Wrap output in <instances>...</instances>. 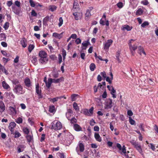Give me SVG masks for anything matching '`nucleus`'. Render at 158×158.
<instances>
[{"instance_id": "34", "label": "nucleus", "mask_w": 158, "mask_h": 158, "mask_svg": "<svg viewBox=\"0 0 158 158\" xmlns=\"http://www.w3.org/2000/svg\"><path fill=\"white\" fill-rule=\"evenodd\" d=\"M95 68V65L94 63H91L89 66L90 69L91 71H94V70Z\"/></svg>"}, {"instance_id": "37", "label": "nucleus", "mask_w": 158, "mask_h": 158, "mask_svg": "<svg viewBox=\"0 0 158 158\" xmlns=\"http://www.w3.org/2000/svg\"><path fill=\"white\" fill-rule=\"evenodd\" d=\"M83 113L85 115L87 116H90L89 113V112L88 110L87 109H84L82 110Z\"/></svg>"}, {"instance_id": "8", "label": "nucleus", "mask_w": 158, "mask_h": 158, "mask_svg": "<svg viewBox=\"0 0 158 158\" xmlns=\"http://www.w3.org/2000/svg\"><path fill=\"white\" fill-rule=\"evenodd\" d=\"M112 101L110 99L107 100L105 104V108L106 109L111 108L112 106Z\"/></svg>"}, {"instance_id": "45", "label": "nucleus", "mask_w": 158, "mask_h": 158, "mask_svg": "<svg viewBox=\"0 0 158 158\" xmlns=\"http://www.w3.org/2000/svg\"><path fill=\"white\" fill-rule=\"evenodd\" d=\"M57 156L60 158H65L64 155L63 153L58 152L57 153Z\"/></svg>"}, {"instance_id": "29", "label": "nucleus", "mask_w": 158, "mask_h": 158, "mask_svg": "<svg viewBox=\"0 0 158 158\" xmlns=\"http://www.w3.org/2000/svg\"><path fill=\"white\" fill-rule=\"evenodd\" d=\"M73 107L75 110L77 111H78L79 110V106L77 105V104L76 102L73 103Z\"/></svg>"}, {"instance_id": "15", "label": "nucleus", "mask_w": 158, "mask_h": 158, "mask_svg": "<svg viewBox=\"0 0 158 158\" xmlns=\"http://www.w3.org/2000/svg\"><path fill=\"white\" fill-rule=\"evenodd\" d=\"M144 9L145 8L143 7H142V8L138 9L136 12V15L137 16H139L142 15Z\"/></svg>"}, {"instance_id": "60", "label": "nucleus", "mask_w": 158, "mask_h": 158, "mask_svg": "<svg viewBox=\"0 0 158 158\" xmlns=\"http://www.w3.org/2000/svg\"><path fill=\"white\" fill-rule=\"evenodd\" d=\"M12 81V83L15 85H16L19 83V81L17 79H14Z\"/></svg>"}, {"instance_id": "20", "label": "nucleus", "mask_w": 158, "mask_h": 158, "mask_svg": "<svg viewBox=\"0 0 158 158\" xmlns=\"http://www.w3.org/2000/svg\"><path fill=\"white\" fill-rule=\"evenodd\" d=\"M5 110V106L2 101H0V112L2 113Z\"/></svg>"}, {"instance_id": "49", "label": "nucleus", "mask_w": 158, "mask_h": 158, "mask_svg": "<svg viewBox=\"0 0 158 158\" xmlns=\"http://www.w3.org/2000/svg\"><path fill=\"white\" fill-rule=\"evenodd\" d=\"M78 145L79 146V148H84V145L81 141L79 142Z\"/></svg>"}, {"instance_id": "44", "label": "nucleus", "mask_w": 158, "mask_h": 158, "mask_svg": "<svg viewBox=\"0 0 158 158\" xmlns=\"http://www.w3.org/2000/svg\"><path fill=\"white\" fill-rule=\"evenodd\" d=\"M6 38L5 35L4 33H1L0 34V40H3Z\"/></svg>"}, {"instance_id": "55", "label": "nucleus", "mask_w": 158, "mask_h": 158, "mask_svg": "<svg viewBox=\"0 0 158 158\" xmlns=\"http://www.w3.org/2000/svg\"><path fill=\"white\" fill-rule=\"evenodd\" d=\"M73 114H70L67 113H66V117L69 120H70V118L73 116Z\"/></svg>"}, {"instance_id": "30", "label": "nucleus", "mask_w": 158, "mask_h": 158, "mask_svg": "<svg viewBox=\"0 0 158 158\" xmlns=\"http://www.w3.org/2000/svg\"><path fill=\"white\" fill-rule=\"evenodd\" d=\"M49 111L50 113H54L55 112V106L52 105L50 106L49 108Z\"/></svg>"}, {"instance_id": "24", "label": "nucleus", "mask_w": 158, "mask_h": 158, "mask_svg": "<svg viewBox=\"0 0 158 158\" xmlns=\"http://www.w3.org/2000/svg\"><path fill=\"white\" fill-rule=\"evenodd\" d=\"M94 137L97 141L100 142L102 141V138L98 133H95L94 134Z\"/></svg>"}, {"instance_id": "7", "label": "nucleus", "mask_w": 158, "mask_h": 158, "mask_svg": "<svg viewBox=\"0 0 158 158\" xmlns=\"http://www.w3.org/2000/svg\"><path fill=\"white\" fill-rule=\"evenodd\" d=\"M16 126V123L14 122H10L9 124L8 128L10 131L11 134H14L15 128Z\"/></svg>"}, {"instance_id": "23", "label": "nucleus", "mask_w": 158, "mask_h": 158, "mask_svg": "<svg viewBox=\"0 0 158 158\" xmlns=\"http://www.w3.org/2000/svg\"><path fill=\"white\" fill-rule=\"evenodd\" d=\"M89 43V42L88 40L83 42L82 44V47H83L82 48V49H86Z\"/></svg>"}, {"instance_id": "14", "label": "nucleus", "mask_w": 158, "mask_h": 158, "mask_svg": "<svg viewBox=\"0 0 158 158\" xmlns=\"http://www.w3.org/2000/svg\"><path fill=\"white\" fill-rule=\"evenodd\" d=\"M12 9L13 12L16 14L19 15L20 11V9L16 7L15 6H13Z\"/></svg>"}, {"instance_id": "4", "label": "nucleus", "mask_w": 158, "mask_h": 158, "mask_svg": "<svg viewBox=\"0 0 158 158\" xmlns=\"http://www.w3.org/2000/svg\"><path fill=\"white\" fill-rule=\"evenodd\" d=\"M52 129L55 130H58L61 129L62 127V123L59 121H54L51 124Z\"/></svg>"}, {"instance_id": "2", "label": "nucleus", "mask_w": 158, "mask_h": 158, "mask_svg": "<svg viewBox=\"0 0 158 158\" xmlns=\"http://www.w3.org/2000/svg\"><path fill=\"white\" fill-rule=\"evenodd\" d=\"M14 92L18 95L23 94L25 91L23 89V87L20 84L16 85L13 89Z\"/></svg>"}, {"instance_id": "19", "label": "nucleus", "mask_w": 158, "mask_h": 158, "mask_svg": "<svg viewBox=\"0 0 158 158\" xmlns=\"http://www.w3.org/2000/svg\"><path fill=\"white\" fill-rule=\"evenodd\" d=\"M63 33V32H62L60 34H58L57 33L54 32L53 33L52 36L56 38L60 39L62 37Z\"/></svg>"}, {"instance_id": "54", "label": "nucleus", "mask_w": 158, "mask_h": 158, "mask_svg": "<svg viewBox=\"0 0 158 158\" xmlns=\"http://www.w3.org/2000/svg\"><path fill=\"white\" fill-rule=\"evenodd\" d=\"M117 6L119 8H121L123 6V5L122 2H120L117 4Z\"/></svg>"}, {"instance_id": "58", "label": "nucleus", "mask_w": 158, "mask_h": 158, "mask_svg": "<svg viewBox=\"0 0 158 158\" xmlns=\"http://www.w3.org/2000/svg\"><path fill=\"white\" fill-rule=\"evenodd\" d=\"M113 79H111V78H109V77H107L106 78V80L108 82L109 84L112 83V80Z\"/></svg>"}, {"instance_id": "32", "label": "nucleus", "mask_w": 158, "mask_h": 158, "mask_svg": "<svg viewBox=\"0 0 158 158\" xmlns=\"http://www.w3.org/2000/svg\"><path fill=\"white\" fill-rule=\"evenodd\" d=\"M31 61L32 63L35 65H36L37 64V59L35 56H33L32 57Z\"/></svg>"}, {"instance_id": "6", "label": "nucleus", "mask_w": 158, "mask_h": 158, "mask_svg": "<svg viewBox=\"0 0 158 158\" xmlns=\"http://www.w3.org/2000/svg\"><path fill=\"white\" fill-rule=\"evenodd\" d=\"M133 40L132 39H131L129 43V48L130 50L131 51V53L133 55H134V53L133 52V51H135L137 48V45H136L135 44L133 46L131 44V41H133Z\"/></svg>"}, {"instance_id": "33", "label": "nucleus", "mask_w": 158, "mask_h": 158, "mask_svg": "<svg viewBox=\"0 0 158 158\" xmlns=\"http://www.w3.org/2000/svg\"><path fill=\"white\" fill-rule=\"evenodd\" d=\"M35 46L33 44H30L28 47V51L30 53L32 50L34 49Z\"/></svg>"}, {"instance_id": "51", "label": "nucleus", "mask_w": 158, "mask_h": 158, "mask_svg": "<svg viewBox=\"0 0 158 158\" xmlns=\"http://www.w3.org/2000/svg\"><path fill=\"white\" fill-rule=\"evenodd\" d=\"M77 96V94H72L71 96V98L72 101H75L76 100L75 97H76Z\"/></svg>"}, {"instance_id": "27", "label": "nucleus", "mask_w": 158, "mask_h": 158, "mask_svg": "<svg viewBox=\"0 0 158 158\" xmlns=\"http://www.w3.org/2000/svg\"><path fill=\"white\" fill-rule=\"evenodd\" d=\"M56 9L57 6L54 5H50L48 7L49 10L52 12L54 11Z\"/></svg>"}, {"instance_id": "11", "label": "nucleus", "mask_w": 158, "mask_h": 158, "mask_svg": "<svg viewBox=\"0 0 158 158\" xmlns=\"http://www.w3.org/2000/svg\"><path fill=\"white\" fill-rule=\"evenodd\" d=\"M9 112L10 114L12 116H15L17 114V111L15 108L12 106L9 107Z\"/></svg>"}, {"instance_id": "56", "label": "nucleus", "mask_w": 158, "mask_h": 158, "mask_svg": "<svg viewBox=\"0 0 158 158\" xmlns=\"http://www.w3.org/2000/svg\"><path fill=\"white\" fill-rule=\"evenodd\" d=\"M50 58L53 60H55L57 59V57L54 55H51L50 56Z\"/></svg>"}, {"instance_id": "28", "label": "nucleus", "mask_w": 158, "mask_h": 158, "mask_svg": "<svg viewBox=\"0 0 158 158\" xmlns=\"http://www.w3.org/2000/svg\"><path fill=\"white\" fill-rule=\"evenodd\" d=\"M61 98V97H56V98H49L50 101L52 102L53 103H54L55 102L58 101V99H60Z\"/></svg>"}, {"instance_id": "38", "label": "nucleus", "mask_w": 158, "mask_h": 158, "mask_svg": "<svg viewBox=\"0 0 158 158\" xmlns=\"http://www.w3.org/2000/svg\"><path fill=\"white\" fill-rule=\"evenodd\" d=\"M15 122L18 124L21 123L23 122V119L21 117H19L16 119Z\"/></svg>"}, {"instance_id": "57", "label": "nucleus", "mask_w": 158, "mask_h": 158, "mask_svg": "<svg viewBox=\"0 0 158 158\" xmlns=\"http://www.w3.org/2000/svg\"><path fill=\"white\" fill-rule=\"evenodd\" d=\"M31 15L33 16H37V13L34 10H32L31 12Z\"/></svg>"}, {"instance_id": "59", "label": "nucleus", "mask_w": 158, "mask_h": 158, "mask_svg": "<svg viewBox=\"0 0 158 158\" xmlns=\"http://www.w3.org/2000/svg\"><path fill=\"white\" fill-rule=\"evenodd\" d=\"M141 3L144 5H147L148 4V1L147 0H144L141 2Z\"/></svg>"}, {"instance_id": "61", "label": "nucleus", "mask_w": 158, "mask_h": 158, "mask_svg": "<svg viewBox=\"0 0 158 158\" xmlns=\"http://www.w3.org/2000/svg\"><path fill=\"white\" fill-rule=\"evenodd\" d=\"M107 96V94L106 91H105L103 94L102 95V98H106Z\"/></svg>"}, {"instance_id": "46", "label": "nucleus", "mask_w": 158, "mask_h": 158, "mask_svg": "<svg viewBox=\"0 0 158 158\" xmlns=\"http://www.w3.org/2000/svg\"><path fill=\"white\" fill-rule=\"evenodd\" d=\"M23 132L26 134H28L29 132V131L27 128V127H24L23 128Z\"/></svg>"}, {"instance_id": "42", "label": "nucleus", "mask_w": 158, "mask_h": 158, "mask_svg": "<svg viewBox=\"0 0 158 158\" xmlns=\"http://www.w3.org/2000/svg\"><path fill=\"white\" fill-rule=\"evenodd\" d=\"M1 67V70H2V72H4L6 75H7L8 74V73L7 72V71L5 67L3 66H2Z\"/></svg>"}, {"instance_id": "41", "label": "nucleus", "mask_w": 158, "mask_h": 158, "mask_svg": "<svg viewBox=\"0 0 158 158\" xmlns=\"http://www.w3.org/2000/svg\"><path fill=\"white\" fill-rule=\"evenodd\" d=\"M9 26V23L8 22H6L4 24L3 27L5 30H7Z\"/></svg>"}, {"instance_id": "21", "label": "nucleus", "mask_w": 158, "mask_h": 158, "mask_svg": "<svg viewBox=\"0 0 158 158\" xmlns=\"http://www.w3.org/2000/svg\"><path fill=\"white\" fill-rule=\"evenodd\" d=\"M52 82V78H49L48 79V82L47 81H45L46 86L48 88H50Z\"/></svg>"}, {"instance_id": "26", "label": "nucleus", "mask_w": 158, "mask_h": 158, "mask_svg": "<svg viewBox=\"0 0 158 158\" xmlns=\"http://www.w3.org/2000/svg\"><path fill=\"white\" fill-rule=\"evenodd\" d=\"M132 27H130L128 25H125L123 26V30H126L127 31H130L132 29Z\"/></svg>"}, {"instance_id": "13", "label": "nucleus", "mask_w": 158, "mask_h": 158, "mask_svg": "<svg viewBox=\"0 0 158 158\" xmlns=\"http://www.w3.org/2000/svg\"><path fill=\"white\" fill-rule=\"evenodd\" d=\"M92 7H89V9L86 10V13L85 14V19L86 20H88V18L90 16L91 14L90 11L93 9Z\"/></svg>"}, {"instance_id": "31", "label": "nucleus", "mask_w": 158, "mask_h": 158, "mask_svg": "<svg viewBox=\"0 0 158 158\" xmlns=\"http://www.w3.org/2000/svg\"><path fill=\"white\" fill-rule=\"evenodd\" d=\"M118 152H119L121 154H124L126 156H127L126 153V149H118Z\"/></svg>"}, {"instance_id": "40", "label": "nucleus", "mask_w": 158, "mask_h": 158, "mask_svg": "<svg viewBox=\"0 0 158 158\" xmlns=\"http://www.w3.org/2000/svg\"><path fill=\"white\" fill-rule=\"evenodd\" d=\"M29 3L32 7H35L36 5V3L33 0H29Z\"/></svg>"}, {"instance_id": "47", "label": "nucleus", "mask_w": 158, "mask_h": 158, "mask_svg": "<svg viewBox=\"0 0 158 158\" xmlns=\"http://www.w3.org/2000/svg\"><path fill=\"white\" fill-rule=\"evenodd\" d=\"M59 23H58V26L59 27H60L63 23V20L62 18L61 17L59 18Z\"/></svg>"}, {"instance_id": "25", "label": "nucleus", "mask_w": 158, "mask_h": 158, "mask_svg": "<svg viewBox=\"0 0 158 158\" xmlns=\"http://www.w3.org/2000/svg\"><path fill=\"white\" fill-rule=\"evenodd\" d=\"M74 130L77 131H80L81 130V127L77 124H75L73 126Z\"/></svg>"}, {"instance_id": "64", "label": "nucleus", "mask_w": 158, "mask_h": 158, "mask_svg": "<svg viewBox=\"0 0 158 158\" xmlns=\"http://www.w3.org/2000/svg\"><path fill=\"white\" fill-rule=\"evenodd\" d=\"M154 128L156 132L158 134V127L156 125H155L154 126Z\"/></svg>"}, {"instance_id": "10", "label": "nucleus", "mask_w": 158, "mask_h": 158, "mask_svg": "<svg viewBox=\"0 0 158 158\" xmlns=\"http://www.w3.org/2000/svg\"><path fill=\"white\" fill-rule=\"evenodd\" d=\"M113 42V40H112L110 39L107 40L106 42L104 44V49L105 50L108 49Z\"/></svg>"}, {"instance_id": "12", "label": "nucleus", "mask_w": 158, "mask_h": 158, "mask_svg": "<svg viewBox=\"0 0 158 158\" xmlns=\"http://www.w3.org/2000/svg\"><path fill=\"white\" fill-rule=\"evenodd\" d=\"M84 149H76V151L77 154L81 156H82V153L84 152V156H85L88 154V152L86 151L84 152Z\"/></svg>"}, {"instance_id": "22", "label": "nucleus", "mask_w": 158, "mask_h": 158, "mask_svg": "<svg viewBox=\"0 0 158 158\" xmlns=\"http://www.w3.org/2000/svg\"><path fill=\"white\" fill-rule=\"evenodd\" d=\"M7 97H9L11 99H13L15 98V96L11 91L8 92L6 93Z\"/></svg>"}, {"instance_id": "5", "label": "nucleus", "mask_w": 158, "mask_h": 158, "mask_svg": "<svg viewBox=\"0 0 158 158\" xmlns=\"http://www.w3.org/2000/svg\"><path fill=\"white\" fill-rule=\"evenodd\" d=\"M25 87L28 90H31L32 89V82L30 79L28 78H26L24 81Z\"/></svg>"}, {"instance_id": "17", "label": "nucleus", "mask_w": 158, "mask_h": 158, "mask_svg": "<svg viewBox=\"0 0 158 158\" xmlns=\"http://www.w3.org/2000/svg\"><path fill=\"white\" fill-rule=\"evenodd\" d=\"M20 43L22 46L25 48L27 46V40L25 38H22L20 41Z\"/></svg>"}, {"instance_id": "63", "label": "nucleus", "mask_w": 158, "mask_h": 158, "mask_svg": "<svg viewBox=\"0 0 158 158\" xmlns=\"http://www.w3.org/2000/svg\"><path fill=\"white\" fill-rule=\"evenodd\" d=\"M127 114L130 116H132L133 114V112L131 110H128Z\"/></svg>"}, {"instance_id": "62", "label": "nucleus", "mask_w": 158, "mask_h": 158, "mask_svg": "<svg viewBox=\"0 0 158 158\" xmlns=\"http://www.w3.org/2000/svg\"><path fill=\"white\" fill-rule=\"evenodd\" d=\"M75 42L77 44H80L81 42V40L80 38H78L76 40Z\"/></svg>"}, {"instance_id": "48", "label": "nucleus", "mask_w": 158, "mask_h": 158, "mask_svg": "<svg viewBox=\"0 0 158 158\" xmlns=\"http://www.w3.org/2000/svg\"><path fill=\"white\" fill-rule=\"evenodd\" d=\"M15 134V138H18L19 137L21 136V134L17 131H16L14 133Z\"/></svg>"}, {"instance_id": "9", "label": "nucleus", "mask_w": 158, "mask_h": 158, "mask_svg": "<svg viewBox=\"0 0 158 158\" xmlns=\"http://www.w3.org/2000/svg\"><path fill=\"white\" fill-rule=\"evenodd\" d=\"M82 14L81 12H75L73 13L75 19L77 20L81 19L82 17Z\"/></svg>"}, {"instance_id": "50", "label": "nucleus", "mask_w": 158, "mask_h": 158, "mask_svg": "<svg viewBox=\"0 0 158 158\" xmlns=\"http://www.w3.org/2000/svg\"><path fill=\"white\" fill-rule=\"evenodd\" d=\"M73 9H79V5L76 2H74L73 4Z\"/></svg>"}, {"instance_id": "18", "label": "nucleus", "mask_w": 158, "mask_h": 158, "mask_svg": "<svg viewBox=\"0 0 158 158\" xmlns=\"http://www.w3.org/2000/svg\"><path fill=\"white\" fill-rule=\"evenodd\" d=\"M138 53L141 55L142 54H144V55H146V53L144 52L143 48L141 46L138 47Z\"/></svg>"}, {"instance_id": "36", "label": "nucleus", "mask_w": 158, "mask_h": 158, "mask_svg": "<svg viewBox=\"0 0 158 158\" xmlns=\"http://www.w3.org/2000/svg\"><path fill=\"white\" fill-rule=\"evenodd\" d=\"M63 78L61 77L60 78L58 79H52V82L54 83H58L60 82L61 81H62L63 80Z\"/></svg>"}, {"instance_id": "1", "label": "nucleus", "mask_w": 158, "mask_h": 158, "mask_svg": "<svg viewBox=\"0 0 158 158\" xmlns=\"http://www.w3.org/2000/svg\"><path fill=\"white\" fill-rule=\"evenodd\" d=\"M64 140L63 144L64 145L66 146H69L71 143L72 140L74 139L73 136L70 133H65V131H64Z\"/></svg>"}, {"instance_id": "3", "label": "nucleus", "mask_w": 158, "mask_h": 158, "mask_svg": "<svg viewBox=\"0 0 158 158\" xmlns=\"http://www.w3.org/2000/svg\"><path fill=\"white\" fill-rule=\"evenodd\" d=\"M39 55L40 57L39 60L40 62L43 64L48 61V59L47 58V54L45 52L41 51L39 52Z\"/></svg>"}, {"instance_id": "35", "label": "nucleus", "mask_w": 158, "mask_h": 158, "mask_svg": "<svg viewBox=\"0 0 158 158\" xmlns=\"http://www.w3.org/2000/svg\"><path fill=\"white\" fill-rule=\"evenodd\" d=\"M26 138L27 141L29 143L32 142L33 140V137L32 136H31V135H27V136Z\"/></svg>"}, {"instance_id": "39", "label": "nucleus", "mask_w": 158, "mask_h": 158, "mask_svg": "<svg viewBox=\"0 0 158 158\" xmlns=\"http://www.w3.org/2000/svg\"><path fill=\"white\" fill-rule=\"evenodd\" d=\"M120 52L119 51H118L116 54V57L117 60L119 62H121L120 60L119 57L120 56Z\"/></svg>"}, {"instance_id": "52", "label": "nucleus", "mask_w": 158, "mask_h": 158, "mask_svg": "<svg viewBox=\"0 0 158 158\" xmlns=\"http://www.w3.org/2000/svg\"><path fill=\"white\" fill-rule=\"evenodd\" d=\"M129 122L132 125H133L135 123V121L133 120L131 117H129Z\"/></svg>"}, {"instance_id": "43", "label": "nucleus", "mask_w": 158, "mask_h": 158, "mask_svg": "<svg viewBox=\"0 0 158 158\" xmlns=\"http://www.w3.org/2000/svg\"><path fill=\"white\" fill-rule=\"evenodd\" d=\"M149 23L147 21H145L141 25V27L144 28L146 26L149 25Z\"/></svg>"}, {"instance_id": "16", "label": "nucleus", "mask_w": 158, "mask_h": 158, "mask_svg": "<svg viewBox=\"0 0 158 158\" xmlns=\"http://www.w3.org/2000/svg\"><path fill=\"white\" fill-rule=\"evenodd\" d=\"M2 84L4 89L9 90L11 89L10 86L5 81H3L2 82Z\"/></svg>"}, {"instance_id": "53", "label": "nucleus", "mask_w": 158, "mask_h": 158, "mask_svg": "<svg viewBox=\"0 0 158 158\" xmlns=\"http://www.w3.org/2000/svg\"><path fill=\"white\" fill-rule=\"evenodd\" d=\"M70 120L71 123H76L77 122V119L74 117L72 118L71 119H70Z\"/></svg>"}]
</instances>
